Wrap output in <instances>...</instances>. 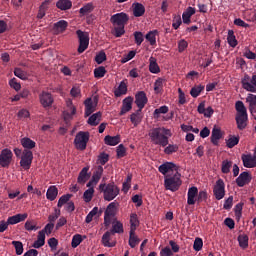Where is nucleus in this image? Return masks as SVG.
Listing matches in <instances>:
<instances>
[{
    "instance_id": "6",
    "label": "nucleus",
    "mask_w": 256,
    "mask_h": 256,
    "mask_svg": "<svg viewBox=\"0 0 256 256\" xmlns=\"http://www.w3.org/2000/svg\"><path fill=\"white\" fill-rule=\"evenodd\" d=\"M241 85L249 93H256V74H253L252 77L249 74H245L241 79Z\"/></svg>"
},
{
    "instance_id": "10",
    "label": "nucleus",
    "mask_w": 256,
    "mask_h": 256,
    "mask_svg": "<svg viewBox=\"0 0 256 256\" xmlns=\"http://www.w3.org/2000/svg\"><path fill=\"white\" fill-rule=\"evenodd\" d=\"M13 161V152L5 148L0 153V167H3L4 169L9 168Z\"/></svg>"
},
{
    "instance_id": "18",
    "label": "nucleus",
    "mask_w": 256,
    "mask_h": 256,
    "mask_svg": "<svg viewBox=\"0 0 256 256\" xmlns=\"http://www.w3.org/2000/svg\"><path fill=\"white\" fill-rule=\"evenodd\" d=\"M198 193H199V189L196 186H192L188 189V193H187L188 205H195V203H197Z\"/></svg>"
},
{
    "instance_id": "36",
    "label": "nucleus",
    "mask_w": 256,
    "mask_h": 256,
    "mask_svg": "<svg viewBox=\"0 0 256 256\" xmlns=\"http://www.w3.org/2000/svg\"><path fill=\"white\" fill-rule=\"evenodd\" d=\"M150 64H149V71L150 73H160L161 69L159 68V64H157V59H155L154 57H150L149 59Z\"/></svg>"
},
{
    "instance_id": "60",
    "label": "nucleus",
    "mask_w": 256,
    "mask_h": 256,
    "mask_svg": "<svg viewBox=\"0 0 256 256\" xmlns=\"http://www.w3.org/2000/svg\"><path fill=\"white\" fill-rule=\"evenodd\" d=\"M109 161V154L102 152L97 159V163L100 165H105Z\"/></svg>"
},
{
    "instance_id": "13",
    "label": "nucleus",
    "mask_w": 256,
    "mask_h": 256,
    "mask_svg": "<svg viewBox=\"0 0 256 256\" xmlns=\"http://www.w3.org/2000/svg\"><path fill=\"white\" fill-rule=\"evenodd\" d=\"M31 163H33V152L31 150H24L21 156L20 166L23 169H31Z\"/></svg>"
},
{
    "instance_id": "38",
    "label": "nucleus",
    "mask_w": 256,
    "mask_h": 256,
    "mask_svg": "<svg viewBox=\"0 0 256 256\" xmlns=\"http://www.w3.org/2000/svg\"><path fill=\"white\" fill-rule=\"evenodd\" d=\"M103 171L104 170L102 165L96 167L92 175V179L95 181V183H99V181H101V177H103Z\"/></svg>"
},
{
    "instance_id": "46",
    "label": "nucleus",
    "mask_w": 256,
    "mask_h": 256,
    "mask_svg": "<svg viewBox=\"0 0 256 256\" xmlns=\"http://www.w3.org/2000/svg\"><path fill=\"white\" fill-rule=\"evenodd\" d=\"M71 197H73L72 194H65V195H62L59 200H58V204H57V207L61 208L63 207V205H67L68 202L70 201Z\"/></svg>"
},
{
    "instance_id": "24",
    "label": "nucleus",
    "mask_w": 256,
    "mask_h": 256,
    "mask_svg": "<svg viewBox=\"0 0 256 256\" xmlns=\"http://www.w3.org/2000/svg\"><path fill=\"white\" fill-rule=\"evenodd\" d=\"M113 233L111 231H107L102 236V245L104 247H115L117 245L116 241H111V236Z\"/></svg>"
},
{
    "instance_id": "42",
    "label": "nucleus",
    "mask_w": 256,
    "mask_h": 256,
    "mask_svg": "<svg viewBox=\"0 0 256 256\" xmlns=\"http://www.w3.org/2000/svg\"><path fill=\"white\" fill-rule=\"evenodd\" d=\"M166 113H169V107L161 106L154 110V119H159L160 115H165Z\"/></svg>"
},
{
    "instance_id": "28",
    "label": "nucleus",
    "mask_w": 256,
    "mask_h": 256,
    "mask_svg": "<svg viewBox=\"0 0 256 256\" xmlns=\"http://www.w3.org/2000/svg\"><path fill=\"white\" fill-rule=\"evenodd\" d=\"M56 7L60 9V11H69V9L73 7V2H71V0H58Z\"/></svg>"
},
{
    "instance_id": "21",
    "label": "nucleus",
    "mask_w": 256,
    "mask_h": 256,
    "mask_svg": "<svg viewBox=\"0 0 256 256\" xmlns=\"http://www.w3.org/2000/svg\"><path fill=\"white\" fill-rule=\"evenodd\" d=\"M29 217V214H16L14 216L8 217L6 223L7 225H17V223H22V221H25Z\"/></svg>"
},
{
    "instance_id": "35",
    "label": "nucleus",
    "mask_w": 256,
    "mask_h": 256,
    "mask_svg": "<svg viewBox=\"0 0 256 256\" xmlns=\"http://www.w3.org/2000/svg\"><path fill=\"white\" fill-rule=\"evenodd\" d=\"M115 97H121L122 95H127V83L121 81L118 88L114 91Z\"/></svg>"
},
{
    "instance_id": "16",
    "label": "nucleus",
    "mask_w": 256,
    "mask_h": 256,
    "mask_svg": "<svg viewBox=\"0 0 256 256\" xmlns=\"http://www.w3.org/2000/svg\"><path fill=\"white\" fill-rule=\"evenodd\" d=\"M149 99L147 98V94L145 91H139L135 95V104L137 105L138 109H144L145 104L148 103Z\"/></svg>"
},
{
    "instance_id": "50",
    "label": "nucleus",
    "mask_w": 256,
    "mask_h": 256,
    "mask_svg": "<svg viewBox=\"0 0 256 256\" xmlns=\"http://www.w3.org/2000/svg\"><path fill=\"white\" fill-rule=\"evenodd\" d=\"M94 193H95V188L91 187V188L87 189L83 194L84 201L86 203H89L91 201V199H93Z\"/></svg>"
},
{
    "instance_id": "39",
    "label": "nucleus",
    "mask_w": 256,
    "mask_h": 256,
    "mask_svg": "<svg viewBox=\"0 0 256 256\" xmlns=\"http://www.w3.org/2000/svg\"><path fill=\"white\" fill-rule=\"evenodd\" d=\"M110 231L112 235H115V233H118V234L124 233L123 223H121V221L113 222L112 229Z\"/></svg>"
},
{
    "instance_id": "48",
    "label": "nucleus",
    "mask_w": 256,
    "mask_h": 256,
    "mask_svg": "<svg viewBox=\"0 0 256 256\" xmlns=\"http://www.w3.org/2000/svg\"><path fill=\"white\" fill-rule=\"evenodd\" d=\"M227 41L230 47H237V38H235L233 30L228 31Z\"/></svg>"
},
{
    "instance_id": "31",
    "label": "nucleus",
    "mask_w": 256,
    "mask_h": 256,
    "mask_svg": "<svg viewBox=\"0 0 256 256\" xmlns=\"http://www.w3.org/2000/svg\"><path fill=\"white\" fill-rule=\"evenodd\" d=\"M133 15L134 17H143L145 15V6L141 3H134L133 4Z\"/></svg>"
},
{
    "instance_id": "52",
    "label": "nucleus",
    "mask_w": 256,
    "mask_h": 256,
    "mask_svg": "<svg viewBox=\"0 0 256 256\" xmlns=\"http://www.w3.org/2000/svg\"><path fill=\"white\" fill-rule=\"evenodd\" d=\"M183 21L181 20V15H173L172 19V27L173 29L177 30L179 27H181Z\"/></svg>"
},
{
    "instance_id": "7",
    "label": "nucleus",
    "mask_w": 256,
    "mask_h": 256,
    "mask_svg": "<svg viewBox=\"0 0 256 256\" xmlns=\"http://www.w3.org/2000/svg\"><path fill=\"white\" fill-rule=\"evenodd\" d=\"M76 35L79 39L78 53H85L89 47V33L77 30Z\"/></svg>"
},
{
    "instance_id": "29",
    "label": "nucleus",
    "mask_w": 256,
    "mask_h": 256,
    "mask_svg": "<svg viewBox=\"0 0 256 256\" xmlns=\"http://www.w3.org/2000/svg\"><path fill=\"white\" fill-rule=\"evenodd\" d=\"M141 240L138 239L137 235H135V228L130 229L129 232V246L131 249H135L137 245H139Z\"/></svg>"
},
{
    "instance_id": "15",
    "label": "nucleus",
    "mask_w": 256,
    "mask_h": 256,
    "mask_svg": "<svg viewBox=\"0 0 256 256\" xmlns=\"http://www.w3.org/2000/svg\"><path fill=\"white\" fill-rule=\"evenodd\" d=\"M252 179L253 177L251 176V174L245 171V172H242L239 175V177L236 178V184L238 187H245V185H249V183H251Z\"/></svg>"
},
{
    "instance_id": "14",
    "label": "nucleus",
    "mask_w": 256,
    "mask_h": 256,
    "mask_svg": "<svg viewBox=\"0 0 256 256\" xmlns=\"http://www.w3.org/2000/svg\"><path fill=\"white\" fill-rule=\"evenodd\" d=\"M241 160L243 166L247 169H253L254 167H256V155L242 154Z\"/></svg>"
},
{
    "instance_id": "25",
    "label": "nucleus",
    "mask_w": 256,
    "mask_h": 256,
    "mask_svg": "<svg viewBox=\"0 0 256 256\" xmlns=\"http://www.w3.org/2000/svg\"><path fill=\"white\" fill-rule=\"evenodd\" d=\"M246 103H248V109L250 113H256V95L248 94L246 97Z\"/></svg>"
},
{
    "instance_id": "4",
    "label": "nucleus",
    "mask_w": 256,
    "mask_h": 256,
    "mask_svg": "<svg viewBox=\"0 0 256 256\" xmlns=\"http://www.w3.org/2000/svg\"><path fill=\"white\" fill-rule=\"evenodd\" d=\"M99 191L103 193L104 201H113L121 193L119 186L115 182L108 184L101 183L99 185Z\"/></svg>"
},
{
    "instance_id": "40",
    "label": "nucleus",
    "mask_w": 256,
    "mask_h": 256,
    "mask_svg": "<svg viewBox=\"0 0 256 256\" xmlns=\"http://www.w3.org/2000/svg\"><path fill=\"white\" fill-rule=\"evenodd\" d=\"M43 245H45V235L43 232H38L37 240L33 243L32 247H34V249H40Z\"/></svg>"
},
{
    "instance_id": "54",
    "label": "nucleus",
    "mask_w": 256,
    "mask_h": 256,
    "mask_svg": "<svg viewBox=\"0 0 256 256\" xmlns=\"http://www.w3.org/2000/svg\"><path fill=\"white\" fill-rule=\"evenodd\" d=\"M26 231H37L39 227H37V224L33 220H27L24 225Z\"/></svg>"
},
{
    "instance_id": "62",
    "label": "nucleus",
    "mask_w": 256,
    "mask_h": 256,
    "mask_svg": "<svg viewBox=\"0 0 256 256\" xmlns=\"http://www.w3.org/2000/svg\"><path fill=\"white\" fill-rule=\"evenodd\" d=\"M194 251H201L203 249V239L201 238H195L194 244H193Z\"/></svg>"
},
{
    "instance_id": "30",
    "label": "nucleus",
    "mask_w": 256,
    "mask_h": 256,
    "mask_svg": "<svg viewBox=\"0 0 256 256\" xmlns=\"http://www.w3.org/2000/svg\"><path fill=\"white\" fill-rule=\"evenodd\" d=\"M57 195H59L57 186H50L46 192V199H48V201H55L57 199Z\"/></svg>"
},
{
    "instance_id": "59",
    "label": "nucleus",
    "mask_w": 256,
    "mask_h": 256,
    "mask_svg": "<svg viewBox=\"0 0 256 256\" xmlns=\"http://www.w3.org/2000/svg\"><path fill=\"white\" fill-rule=\"evenodd\" d=\"M203 201H207V191L200 190L197 195V205H201Z\"/></svg>"
},
{
    "instance_id": "63",
    "label": "nucleus",
    "mask_w": 256,
    "mask_h": 256,
    "mask_svg": "<svg viewBox=\"0 0 256 256\" xmlns=\"http://www.w3.org/2000/svg\"><path fill=\"white\" fill-rule=\"evenodd\" d=\"M91 11H93V4L92 3H88L85 6H83L82 8H80V14L81 15H87V13H91Z\"/></svg>"
},
{
    "instance_id": "9",
    "label": "nucleus",
    "mask_w": 256,
    "mask_h": 256,
    "mask_svg": "<svg viewBox=\"0 0 256 256\" xmlns=\"http://www.w3.org/2000/svg\"><path fill=\"white\" fill-rule=\"evenodd\" d=\"M110 21L114 27H125L129 22V15L125 12L117 13L111 16Z\"/></svg>"
},
{
    "instance_id": "27",
    "label": "nucleus",
    "mask_w": 256,
    "mask_h": 256,
    "mask_svg": "<svg viewBox=\"0 0 256 256\" xmlns=\"http://www.w3.org/2000/svg\"><path fill=\"white\" fill-rule=\"evenodd\" d=\"M104 143H105V145H110V147H115V145H119V143H121V136L120 135H117V136L107 135L104 138Z\"/></svg>"
},
{
    "instance_id": "58",
    "label": "nucleus",
    "mask_w": 256,
    "mask_h": 256,
    "mask_svg": "<svg viewBox=\"0 0 256 256\" xmlns=\"http://www.w3.org/2000/svg\"><path fill=\"white\" fill-rule=\"evenodd\" d=\"M95 61L98 65H101V63H103L104 61H107V54H105V51H100L96 57H95Z\"/></svg>"
},
{
    "instance_id": "11",
    "label": "nucleus",
    "mask_w": 256,
    "mask_h": 256,
    "mask_svg": "<svg viewBox=\"0 0 256 256\" xmlns=\"http://www.w3.org/2000/svg\"><path fill=\"white\" fill-rule=\"evenodd\" d=\"M99 103V98L94 96L92 98H87L84 101L85 106V117H89L91 114L95 113V109H97V104Z\"/></svg>"
},
{
    "instance_id": "47",
    "label": "nucleus",
    "mask_w": 256,
    "mask_h": 256,
    "mask_svg": "<svg viewBox=\"0 0 256 256\" xmlns=\"http://www.w3.org/2000/svg\"><path fill=\"white\" fill-rule=\"evenodd\" d=\"M179 151V145L177 144H169L165 149L164 153L166 155H173V153H177Z\"/></svg>"
},
{
    "instance_id": "26",
    "label": "nucleus",
    "mask_w": 256,
    "mask_h": 256,
    "mask_svg": "<svg viewBox=\"0 0 256 256\" xmlns=\"http://www.w3.org/2000/svg\"><path fill=\"white\" fill-rule=\"evenodd\" d=\"M157 35H159V31L152 30V31H149L145 36L146 41H148V43L152 47H155V45H157Z\"/></svg>"
},
{
    "instance_id": "43",
    "label": "nucleus",
    "mask_w": 256,
    "mask_h": 256,
    "mask_svg": "<svg viewBox=\"0 0 256 256\" xmlns=\"http://www.w3.org/2000/svg\"><path fill=\"white\" fill-rule=\"evenodd\" d=\"M97 213H99V215H101V213H103V211H99L98 207H94L86 216L85 222L86 223H91V221H93V218L95 217V215H97Z\"/></svg>"
},
{
    "instance_id": "22",
    "label": "nucleus",
    "mask_w": 256,
    "mask_h": 256,
    "mask_svg": "<svg viewBox=\"0 0 256 256\" xmlns=\"http://www.w3.org/2000/svg\"><path fill=\"white\" fill-rule=\"evenodd\" d=\"M67 27H69V22L65 20H60L54 23L53 31L56 35H59V33H64V31H67Z\"/></svg>"
},
{
    "instance_id": "23",
    "label": "nucleus",
    "mask_w": 256,
    "mask_h": 256,
    "mask_svg": "<svg viewBox=\"0 0 256 256\" xmlns=\"http://www.w3.org/2000/svg\"><path fill=\"white\" fill-rule=\"evenodd\" d=\"M89 177H91V174H89V166H86L80 171L77 182L80 185H85L87 181H89Z\"/></svg>"
},
{
    "instance_id": "2",
    "label": "nucleus",
    "mask_w": 256,
    "mask_h": 256,
    "mask_svg": "<svg viewBox=\"0 0 256 256\" xmlns=\"http://www.w3.org/2000/svg\"><path fill=\"white\" fill-rule=\"evenodd\" d=\"M151 142L154 145H160V147H167L169 145V137L172 133L170 129L165 127L152 128L148 133Z\"/></svg>"
},
{
    "instance_id": "19",
    "label": "nucleus",
    "mask_w": 256,
    "mask_h": 256,
    "mask_svg": "<svg viewBox=\"0 0 256 256\" xmlns=\"http://www.w3.org/2000/svg\"><path fill=\"white\" fill-rule=\"evenodd\" d=\"M131 109H133V97L128 96L122 101V108L119 115L123 116L125 113H129Z\"/></svg>"
},
{
    "instance_id": "55",
    "label": "nucleus",
    "mask_w": 256,
    "mask_h": 256,
    "mask_svg": "<svg viewBox=\"0 0 256 256\" xmlns=\"http://www.w3.org/2000/svg\"><path fill=\"white\" fill-rule=\"evenodd\" d=\"M14 75L15 77H18V79H22V81H26L27 79V73L21 68H15Z\"/></svg>"
},
{
    "instance_id": "45",
    "label": "nucleus",
    "mask_w": 256,
    "mask_h": 256,
    "mask_svg": "<svg viewBox=\"0 0 256 256\" xmlns=\"http://www.w3.org/2000/svg\"><path fill=\"white\" fill-rule=\"evenodd\" d=\"M233 167V161L224 160L222 162L221 171L222 173L226 174L231 172V168Z\"/></svg>"
},
{
    "instance_id": "34",
    "label": "nucleus",
    "mask_w": 256,
    "mask_h": 256,
    "mask_svg": "<svg viewBox=\"0 0 256 256\" xmlns=\"http://www.w3.org/2000/svg\"><path fill=\"white\" fill-rule=\"evenodd\" d=\"M219 139H221V129L214 127L211 134V143L219 145Z\"/></svg>"
},
{
    "instance_id": "17",
    "label": "nucleus",
    "mask_w": 256,
    "mask_h": 256,
    "mask_svg": "<svg viewBox=\"0 0 256 256\" xmlns=\"http://www.w3.org/2000/svg\"><path fill=\"white\" fill-rule=\"evenodd\" d=\"M39 100H40L42 107H44V108L51 107V105H53V101H54L51 93L46 92V91H43L39 95Z\"/></svg>"
},
{
    "instance_id": "5",
    "label": "nucleus",
    "mask_w": 256,
    "mask_h": 256,
    "mask_svg": "<svg viewBox=\"0 0 256 256\" xmlns=\"http://www.w3.org/2000/svg\"><path fill=\"white\" fill-rule=\"evenodd\" d=\"M87 143H89V132H78L74 139L75 148L79 151H85L87 149Z\"/></svg>"
},
{
    "instance_id": "3",
    "label": "nucleus",
    "mask_w": 256,
    "mask_h": 256,
    "mask_svg": "<svg viewBox=\"0 0 256 256\" xmlns=\"http://www.w3.org/2000/svg\"><path fill=\"white\" fill-rule=\"evenodd\" d=\"M235 109L237 111L235 121L237 124V129L243 131L247 127V121H249V115L247 114V108L243 101H237L235 103Z\"/></svg>"
},
{
    "instance_id": "33",
    "label": "nucleus",
    "mask_w": 256,
    "mask_h": 256,
    "mask_svg": "<svg viewBox=\"0 0 256 256\" xmlns=\"http://www.w3.org/2000/svg\"><path fill=\"white\" fill-rule=\"evenodd\" d=\"M237 241L241 249H247L249 247V236L247 234L238 235Z\"/></svg>"
},
{
    "instance_id": "53",
    "label": "nucleus",
    "mask_w": 256,
    "mask_h": 256,
    "mask_svg": "<svg viewBox=\"0 0 256 256\" xmlns=\"http://www.w3.org/2000/svg\"><path fill=\"white\" fill-rule=\"evenodd\" d=\"M163 83H165V79L158 78L154 83V91L155 93H161L163 90Z\"/></svg>"
},
{
    "instance_id": "20",
    "label": "nucleus",
    "mask_w": 256,
    "mask_h": 256,
    "mask_svg": "<svg viewBox=\"0 0 256 256\" xmlns=\"http://www.w3.org/2000/svg\"><path fill=\"white\" fill-rule=\"evenodd\" d=\"M66 105H67V108L71 109V113H69V110H65L63 112V118H64V121H71V119H73V115H75V113H77V108H75V106H73L72 100H67Z\"/></svg>"
},
{
    "instance_id": "32",
    "label": "nucleus",
    "mask_w": 256,
    "mask_h": 256,
    "mask_svg": "<svg viewBox=\"0 0 256 256\" xmlns=\"http://www.w3.org/2000/svg\"><path fill=\"white\" fill-rule=\"evenodd\" d=\"M102 113L101 112H97L95 114H93L92 116L89 117L88 119V125H91V127H97V125H99V123H101V117H102Z\"/></svg>"
},
{
    "instance_id": "44",
    "label": "nucleus",
    "mask_w": 256,
    "mask_h": 256,
    "mask_svg": "<svg viewBox=\"0 0 256 256\" xmlns=\"http://www.w3.org/2000/svg\"><path fill=\"white\" fill-rule=\"evenodd\" d=\"M81 243H83V236L81 234H76L72 237L71 247L73 249H77Z\"/></svg>"
},
{
    "instance_id": "41",
    "label": "nucleus",
    "mask_w": 256,
    "mask_h": 256,
    "mask_svg": "<svg viewBox=\"0 0 256 256\" xmlns=\"http://www.w3.org/2000/svg\"><path fill=\"white\" fill-rule=\"evenodd\" d=\"M202 91H205V86L197 85V86H194V87L191 88L190 95L194 99H197V97H199V95H201Z\"/></svg>"
},
{
    "instance_id": "57",
    "label": "nucleus",
    "mask_w": 256,
    "mask_h": 256,
    "mask_svg": "<svg viewBox=\"0 0 256 256\" xmlns=\"http://www.w3.org/2000/svg\"><path fill=\"white\" fill-rule=\"evenodd\" d=\"M116 153H117L118 159H121L127 155V149L125 148V146L123 144H120L116 148Z\"/></svg>"
},
{
    "instance_id": "12",
    "label": "nucleus",
    "mask_w": 256,
    "mask_h": 256,
    "mask_svg": "<svg viewBox=\"0 0 256 256\" xmlns=\"http://www.w3.org/2000/svg\"><path fill=\"white\" fill-rule=\"evenodd\" d=\"M213 194L217 201H221V199L225 197V182L223 181V179H218L216 181V184L213 188Z\"/></svg>"
},
{
    "instance_id": "37",
    "label": "nucleus",
    "mask_w": 256,
    "mask_h": 256,
    "mask_svg": "<svg viewBox=\"0 0 256 256\" xmlns=\"http://www.w3.org/2000/svg\"><path fill=\"white\" fill-rule=\"evenodd\" d=\"M21 145L22 147H24V149H26V151H28L27 149H35V146L37 145V143L31 140V138L25 137L21 139Z\"/></svg>"
},
{
    "instance_id": "49",
    "label": "nucleus",
    "mask_w": 256,
    "mask_h": 256,
    "mask_svg": "<svg viewBox=\"0 0 256 256\" xmlns=\"http://www.w3.org/2000/svg\"><path fill=\"white\" fill-rule=\"evenodd\" d=\"M226 145L228 149H233L235 145H239V136H230V138L226 141Z\"/></svg>"
},
{
    "instance_id": "56",
    "label": "nucleus",
    "mask_w": 256,
    "mask_h": 256,
    "mask_svg": "<svg viewBox=\"0 0 256 256\" xmlns=\"http://www.w3.org/2000/svg\"><path fill=\"white\" fill-rule=\"evenodd\" d=\"M12 245L15 248L16 255H23V242H21V241H12Z\"/></svg>"
},
{
    "instance_id": "64",
    "label": "nucleus",
    "mask_w": 256,
    "mask_h": 256,
    "mask_svg": "<svg viewBox=\"0 0 256 256\" xmlns=\"http://www.w3.org/2000/svg\"><path fill=\"white\" fill-rule=\"evenodd\" d=\"M160 256H173V251L169 246H166L161 249Z\"/></svg>"
},
{
    "instance_id": "8",
    "label": "nucleus",
    "mask_w": 256,
    "mask_h": 256,
    "mask_svg": "<svg viewBox=\"0 0 256 256\" xmlns=\"http://www.w3.org/2000/svg\"><path fill=\"white\" fill-rule=\"evenodd\" d=\"M117 201L111 202L105 212H104V225L105 227H109L111 225V217H115V214L117 213Z\"/></svg>"
},
{
    "instance_id": "1",
    "label": "nucleus",
    "mask_w": 256,
    "mask_h": 256,
    "mask_svg": "<svg viewBox=\"0 0 256 256\" xmlns=\"http://www.w3.org/2000/svg\"><path fill=\"white\" fill-rule=\"evenodd\" d=\"M178 170L179 167L173 162H166L159 166L158 171L162 173V175H166L164 177V187L166 191H172V193L179 191V187H181L183 182L181 181V174H179ZM170 171L176 172L172 175H167Z\"/></svg>"
},
{
    "instance_id": "51",
    "label": "nucleus",
    "mask_w": 256,
    "mask_h": 256,
    "mask_svg": "<svg viewBox=\"0 0 256 256\" xmlns=\"http://www.w3.org/2000/svg\"><path fill=\"white\" fill-rule=\"evenodd\" d=\"M105 73H107V70L103 66L94 69V77L96 79H102V77H105Z\"/></svg>"
},
{
    "instance_id": "61",
    "label": "nucleus",
    "mask_w": 256,
    "mask_h": 256,
    "mask_svg": "<svg viewBox=\"0 0 256 256\" xmlns=\"http://www.w3.org/2000/svg\"><path fill=\"white\" fill-rule=\"evenodd\" d=\"M134 39H135L136 45L138 46L141 45V43L145 41V38L143 37V32H139V31L134 32Z\"/></svg>"
}]
</instances>
